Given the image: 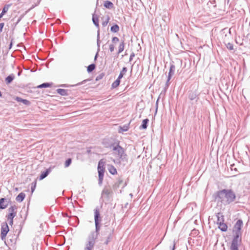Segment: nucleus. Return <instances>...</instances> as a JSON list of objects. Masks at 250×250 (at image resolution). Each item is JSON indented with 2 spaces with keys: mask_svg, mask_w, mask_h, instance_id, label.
Here are the masks:
<instances>
[{
  "mask_svg": "<svg viewBox=\"0 0 250 250\" xmlns=\"http://www.w3.org/2000/svg\"><path fill=\"white\" fill-rule=\"evenodd\" d=\"M104 6L106 8L111 9L113 7L114 5L112 2L109 1H106L104 2Z\"/></svg>",
  "mask_w": 250,
  "mask_h": 250,
  "instance_id": "nucleus-15",
  "label": "nucleus"
},
{
  "mask_svg": "<svg viewBox=\"0 0 250 250\" xmlns=\"http://www.w3.org/2000/svg\"><path fill=\"white\" fill-rule=\"evenodd\" d=\"M109 49L111 52H112L114 50V46L113 44H111L109 46Z\"/></svg>",
  "mask_w": 250,
  "mask_h": 250,
  "instance_id": "nucleus-31",
  "label": "nucleus"
},
{
  "mask_svg": "<svg viewBox=\"0 0 250 250\" xmlns=\"http://www.w3.org/2000/svg\"><path fill=\"white\" fill-rule=\"evenodd\" d=\"M104 163L105 162L104 161L103 159H101L98 164V171L99 174V183L100 185H101L103 182L104 175Z\"/></svg>",
  "mask_w": 250,
  "mask_h": 250,
  "instance_id": "nucleus-4",
  "label": "nucleus"
},
{
  "mask_svg": "<svg viewBox=\"0 0 250 250\" xmlns=\"http://www.w3.org/2000/svg\"><path fill=\"white\" fill-rule=\"evenodd\" d=\"M148 119H146L143 121L142 125H141V127L143 129H146L147 128V124L148 123Z\"/></svg>",
  "mask_w": 250,
  "mask_h": 250,
  "instance_id": "nucleus-20",
  "label": "nucleus"
},
{
  "mask_svg": "<svg viewBox=\"0 0 250 250\" xmlns=\"http://www.w3.org/2000/svg\"><path fill=\"white\" fill-rule=\"evenodd\" d=\"M4 23H0V33L2 32V29L4 26Z\"/></svg>",
  "mask_w": 250,
  "mask_h": 250,
  "instance_id": "nucleus-32",
  "label": "nucleus"
},
{
  "mask_svg": "<svg viewBox=\"0 0 250 250\" xmlns=\"http://www.w3.org/2000/svg\"><path fill=\"white\" fill-rule=\"evenodd\" d=\"M7 206V204L5 203V199L4 198H1L0 199V208L4 209Z\"/></svg>",
  "mask_w": 250,
  "mask_h": 250,
  "instance_id": "nucleus-14",
  "label": "nucleus"
},
{
  "mask_svg": "<svg viewBox=\"0 0 250 250\" xmlns=\"http://www.w3.org/2000/svg\"><path fill=\"white\" fill-rule=\"evenodd\" d=\"M51 86V84L49 83H43L37 86L38 88L48 87Z\"/></svg>",
  "mask_w": 250,
  "mask_h": 250,
  "instance_id": "nucleus-24",
  "label": "nucleus"
},
{
  "mask_svg": "<svg viewBox=\"0 0 250 250\" xmlns=\"http://www.w3.org/2000/svg\"><path fill=\"white\" fill-rule=\"evenodd\" d=\"M111 193L112 191L110 188L106 187L102 191V194L106 196H108Z\"/></svg>",
  "mask_w": 250,
  "mask_h": 250,
  "instance_id": "nucleus-13",
  "label": "nucleus"
},
{
  "mask_svg": "<svg viewBox=\"0 0 250 250\" xmlns=\"http://www.w3.org/2000/svg\"><path fill=\"white\" fill-rule=\"evenodd\" d=\"M217 197L221 201H225L228 204L233 202L236 198L234 192L231 189H223L218 191Z\"/></svg>",
  "mask_w": 250,
  "mask_h": 250,
  "instance_id": "nucleus-1",
  "label": "nucleus"
},
{
  "mask_svg": "<svg viewBox=\"0 0 250 250\" xmlns=\"http://www.w3.org/2000/svg\"><path fill=\"white\" fill-rule=\"evenodd\" d=\"M25 197V194L23 192H21L16 197V199L17 202H21L24 200Z\"/></svg>",
  "mask_w": 250,
  "mask_h": 250,
  "instance_id": "nucleus-10",
  "label": "nucleus"
},
{
  "mask_svg": "<svg viewBox=\"0 0 250 250\" xmlns=\"http://www.w3.org/2000/svg\"><path fill=\"white\" fill-rule=\"evenodd\" d=\"M9 231V229L7 225V223L6 222L3 223L1 224V238L2 240H4L5 239L6 235Z\"/></svg>",
  "mask_w": 250,
  "mask_h": 250,
  "instance_id": "nucleus-6",
  "label": "nucleus"
},
{
  "mask_svg": "<svg viewBox=\"0 0 250 250\" xmlns=\"http://www.w3.org/2000/svg\"><path fill=\"white\" fill-rule=\"evenodd\" d=\"M15 100L19 102H21L25 105H29L30 104V102L26 99H23L20 97H17L15 98Z\"/></svg>",
  "mask_w": 250,
  "mask_h": 250,
  "instance_id": "nucleus-11",
  "label": "nucleus"
},
{
  "mask_svg": "<svg viewBox=\"0 0 250 250\" xmlns=\"http://www.w3.org/2000/svg\"><path fill=\"white\" fill-rule=\"evenodd\" d=\"M17 208L15 205L11 206L8 209V214L6 215L8 220H9V224L12 225L13 224V218L17 215Z\"/></svg>",
  "mask_w": 250,
  "mask_h": 250,
  "instance_id": "nucleus-3",
  "label": "nucleus"
},
{
  "mask_svg": "<svg viewBox=\"0 0 250 250\" xmlns=\"http://www.w3.org/2000/svg\"><path fill=\"white\" fill-rule=\"evenodd\" d=\"M119 30V27L117 24H115L111 27V31L113 32H117Z\"/></svg>",
  "mask_w": 250,
  "mask_h": 250,
  "instance_id": "nucleus-21",
  "label": "nucleus"
},
{
  "mask_svg": "<svg viewBox=\"0 0 250 250\" xmlns=\"http://www.w3.org/2000/svg\"><path fill=\"white\" fill-rule=\"evenodd\" d=\"M119 41V39L117 37H113L112 39V41L113 42H118Z\"/></svg>",
  "mask_w": 250,
  "mask_h": 250,
  "instance_id": "nucleus-33",
  "label": "nucleus"
},
{
  "mask_svg": "<svg viewBox=\"0 0 250 250\" xmlns=\"http://www.w3.org/2000/svg\"><path fill=\"white\" fill-rule=\"evenodd\" d=\"M95 68V65L91 64L87 67V71L89 72H92Z\"/></svg>",
  "mask_w": 250,
  "mask_h": 250,
  "instance_id": "nucleus-25",
  "label": "nucleus"
},
{
  "mask_svg": "<svg viewBox=\"0 0 250 250\" xmlns=\"http://www.w3.org/2000/svg\"><path fill=\"white\" fill-rule=\"evenodd\" d=\"M171 68H170V71H169V73L168 80H169L170 78V73H171Z\"/></svg>",
  "mask_w": 250,
  "mask_h": 250,
  "instance_id": "nucleus-36",
  "label": "nucleus"
},
{
  "mask_svg": "<svg viewBox=\"0 0 250 250\" xmlns=\"http://www.w3.org/2000/svg\"><path fill=\"white\" fill-rule=\"evenodd\" d=\"M108 169L109 172L112 175L117 174V171L116 168L112 165L108 166Z\"/></svg>",
  "mask_w": 250,
  "mask_h": 250,
  "instance_id": "nucleus-12",
  "label": "nucleus"
},
{
  "mask_svg": "<svg viewBox=\"0 0 250 250\" xmlns=\"http://www.w3.org/2000/svg\"><path fill=\"white\" fill-rule=\"evenodd\" d=\"M49 173V170H47L45 172H42L41 175H40V180H42L44 178H45Z\"/></svg>",
  "mask_w": 250,
  "mask_h": 250,
  "instance_id": "nucleus-22",
  "label": "nucleus"
},
{
  "mask_svg": "<svg viewBox=\"0 0 250 250\" xmlns=\"http://www.w3.org/2000/svg\"><path fill=\"white\" fill-rule=\"evenodd\" d=\"M57 92L58 93H59V94H60L61 95H62V96L67 95V90H65L64 89H61V88L58 89L57 90Z\"/></svg>",
  "mask_w": 250,
  "mask_h": 250,
  "instance_id": "nucleus-17",
  "label": "nucleus"
},
{
  "mask_svg": "<svg viewBox=\"0 0 250 250\" xmlns=\"http://www.w3.org/2000/svg\"><path fill=\"white\" fill-rule=\"evenodd\" d=\"M4 15V14H2V13L1 12V14H0V19H1Z\"/></svg>",
  "mask_w": 250,
  "mask_h": 250,
  "instance_id": "nucleus-37",
  "label": "nucleus"
},
{
  "mask_svg": "<svg viewBox=\"0 0 250 250\" xmlns=\"http://www.w3.org/2000/svg\"><path fill=\"white\" fill-rule=\"evenodd\" d=\"M124 42H122L121 43H120V45L118 47V54L121 53L123 50H124Z\"/></svg>",
  "mask_w": 250,
  "mask_h": 250,
  "instance_id": "nucleus-23",
  "label": "nucleus"
},
{
  "mask_svg": "<svg viewBox=\"0 0 250 250\" xmlns=\"http://www.w3.org/2000/svg\"><path fill=\"white\" fill-rule=\"evenodd\" d=\"M1 96H2V94H1V92L0 91V97H1Z\"/></svg>",
  "mask_w": 250,
  "mask_h": 250,
  "instance_id": "nucleus-40",
  "label": "nucleus"
},
{
  "mask_svg": "<svg viewBox=\"0 0 250 250\" xmlns=\"http://www.w3.org/2000/svg\"><path fill=\"white\" fill-rule=\"evenodd\" d=\"M71 163V159L70 158L68 159L65 162V167H68Z\"/></svg>",
  "mask_w": 250,
  "mask_h": 250,
  "instance_id": "nucleus-27",
  "label": "nucleus"
},
{
  "mask_svg": "<svg viewBox=\"0 0 250 250\" xmlns=\"http://www.w3.org/2000/svg\"><path fill=\"white\" fill-rule=\"evenodd\" d=\"M93 22L94 23V24L96 25H98V22H96V20H95V19L94 18H93Z\"/></svg>",
  "mask_w": 250,
  "mask_h": 250,
  "instance_id": "nucleus-34",
  "label": "nucleus"
},
{
  "mask_svg": "<svg viewBox=\"0 0 250 250\" xmlns=\"http://www.w3.org/2000/svg\"><path fill=\"white\" fill-rule=\"evenodd\" d=\"M243 225V222L241 220H238L235 223L233 229V232L235 234L234 237L232 240L231 245H239L241 242V228Z\"/></svg>",
  "mask_w": 250,
  "mask_h": 250,
  "instance_id": "nucleus-2",
  "label": "nucleus"
},
{
  "mask_svg": "<svg viewBox=\"0 0 250 250\" xmlns=\"http://www.w3.org/2000/svg\"><path fill=\"white\" fill-rule=\"evenodd\" d=\"M127 130V128H126V129H125L124 130H125V131H126Z\"/></svg>",
  "mask_w": 250,
  "mask_h": 250,
  "instance_id": "nucleus-41",
  "label": "nucleus"
},
{
  "mask_svg": "<svg viewBox=\"0 0 250 250\" xmlns=\"http://www.w3.org/2000/svg\"><path fill=\"white\" fill-rule=\"evenodd\" d=\"M120 79L118 78V79L112 83L111 85L112 88H115L119 85L120 83Z\"/></svg>",
  "mask_w": 250,
  "mask_h": 250,
  "instance_id": "nucleus-18",
  "label": "nucleus"
},
{
  "mask_svg": "<svg viewBox=\"0 0 250 250\" xmlns=\"http://www.w3.org/2000/svg\"><path fill=\"white\" fill-rule=\"evenodd\" d=\"M126 68L125 67H123L118 76V78L121 79L123 77L124 75L126 73Z\"/></svg>",
  "mask_w": 250,
  "mask_h": 250,
  "instance_id": "nucleus-19",
  "label": "nucleus"
},
{
  "mask_svg": "<svg viewBox=\"0 0 250 250\" xmlns=\"http://www.w3.org/2000/svg\"><path fill=\"white\" fill-rule=\"evenodd\" d=\"M14 78H15V76L13 74H11V75L7 76L5 78V82H6V83L9 84L10 83H11L12 82V81L14 79Z\"/></svg>",
  "mask_w": 250,
  "mask_h": 250,
  "instance_id": "nucleus-16",
  "label": "nucleus"
},
{
  "mask_svg": "<svg viewBox=\"0 0 250 250\" xmlns=\"http://www.w3.org/2000/svg\"><path fill=\"white\" fill-rule=\"evenodd\" d=\"M114 155L119 159H124L125 155V154L124 149L119 145L114 147Z\"/></svg>",
  "mask_w": 250,
  "mask_h": 250,
  "instance_id": "nucleus-5",
  "label": "nucleus"
},
{
  "mask_svg": "<svg viewBox=\"0 0 250 250\" xmlns=\"http://www.w3.org/2000/svg\"><path fill=\"white\" fill-rule=\"evenodd\" d=\"M238 246L237 245H231L230 250H238Z\"/></svg>",
  "mask_w": 250,
  "mask_h": 250,
  "instance_id": "nucleus-28",
  "label": "nucleus"
},
{
  "mask_svg": "<svg viewBox=\"0 0 250 250\" xmlns=\"http://www.w3.org/2000/svg\"><path fill=\"white\" fill-rule=\"evenodd\" d=\"M94 243L95 242L94 240L89 241L86 244L84 250H92L94 247Z\"/></svg>",
  "mask_w": 250,
  "mask_h": 250,
  "instance_id": "nucleus-9",
  "label": "nucleus"
},
{
  "mask_svg": "<svg viewBox=\"0 0 250 250\" xmlns=\"http://www.w3.org/2000/svg\"><path fill=\"white\" fill-rule=\"evenodd\" d=\"M227 47L229 50H233V45L232 43H228L227 45Z\"/></svg>",
  "mask_w": 250,
  "mask_h": 250,
  "instance_id": "nucleus-29",
  "label": "nucleus"
},
{
  "mask_svg": "<svg viewBox=\"0 0 250 250\" xmlns=\"http://www.w3.org/2000/svg\"><path fill=\"white\" fill-rule=\"evenodd\" d=\"M100 214L99 210L98 209H95L94 210V219L96 228H97V226L99 224V221H100V219H99V218H100Z\"/></svg>",
  "mask_w": 250,
  "mask_h": 250,
  "instance_id": "nucleus-8",
  "label": "nucleus"
},
{
  "mask_svg": "<svg viewBox=\"0 0 250 250\" xmlns=\"http://www.w3.org/2000/svg\"><path fill=\"white\" fill-rule=\"evenodd\" d=\"M10 6H11V4H7V5H5L3 7L2 11V14H5L7 12V11H8L9 7Z\"/></svg>",
  "mask_w": 250,
  "mask_h": 250,
  "instance_id": "nucleus-26",
  "label": "nucleus"
},
{
  "mask_svg": "<svg viewBox=\"0 0 250 250\" xmlns=\"http://www.w3.org/2000/svg\"><path fill=\"white\" fill-rule=\"evenodd\" d=\"M36 183L35 182V185L34 186V187L33 188H32V192H33L34 191V190H35V188H36Z\"/></svg>",
  "mask_w": 250,
  "mask_h": 250,
  "instance_id": "nucleus-35",
  "label": "nucleus"
},
{
  "mask_svg": "<svg viewBox=\"0 0 250 250\" xmlns=\"http://www.w3.org/2000/svg\"><path fill=\"white\" fill-rule=\"evenodd\" d=\"M223 218L220 219L219 217L218 218L217 223L219 225L218 228L222 231H226L228 229V226L226 224L224 223Z\"/></svg>",
  "mask_w": 250,
  "mask_h": 250,
  "instance_id": "nucleus-7",
  "label": "nucleus"
},
{
  "mask_svg": "<svg viewBox=\"0 0 250 250\" xmlns=\"http://www.w3.org/2000/svg\"><path fill=\"white\" fill-rule=\"evenodd\" d=\"M12 45V42H11L10 44V48L11 47Z\"/></svg>",
  "mask_w": 250,
  "mask_h": 250,
  "instance_id": "nucleus-39",
  "label": "nucleus"
},
{
  "mask_svg": "<svg viewBox=\"0 0 250 250\" xmlns=\"http://www.w3.org/2000/svg\"><path fill=\"white\" fill-rule=\"evenodd\" d=\"M174 249H175V244H174L173 245V246H172L171 250H174Z\"/></svg>",
  "mask_w": 250,
  "mask_h": 250,
  "instance_id": "nucleus-38",
  "label": "nucleus"
},
{
  "mask_svg": "<svg viewBox=\"0 0 250 250\" xmlns=\"http://www.w3.org/2000/svg\"><path fill=\"white\" fill-rule=\"evenodd\" d=\"M110 239H111V235L107 237L106 241L104 242V244L105 245H107L108 244V243L110 242Z\"/></svg>",
  "mask_w": 250,
  "mask_h": 250,
  "instance_id": "nucleus-30",
  "label": "nucleus"
}]
</instances>
